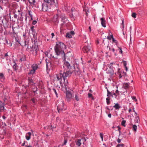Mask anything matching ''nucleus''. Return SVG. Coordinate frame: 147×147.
Segmentation results:
<instances>
[{
    "instance_id": "nucleus-1",
    "label": "nucleus",
    "mask_w": 147,
    "mask_h": 147,
    "mask_svg": "<svg viewBox=\"0 0 147 147\" xmlns=\"http://www.w3.org/2000/svg\"><path fill=\"white\" fill-rule=\"evenodd\" d=\"M52 5H54L56 7H58L57 0H43L41 4L37 6L40 11H48L51 9Z\"/></svg>"
},
{
    "instance_id": "nucleus-2",
    "label": "nucleus",
    "mask_w": 147,
    "mask_h": 147,
    "mask_svg": "<svg viewBox=\"0 0 147 147\" xmlns=\"http://www.w3.org/2000/svg\"><path fill=\"white\" fill-rule=\"evenodd\" d=\"M64 49H66V46L63 42H58L56 43V45L54 47V49L57 55H61L62 59H66L65 55L63 50Z\"/></svg>"
},
{
    "instance_id": "nucleus-3",
    "label": "nucleus",
    "mask_w": 147,
    "mask_h": 147,
    "mask_svg": "<svg viewBox=\"0 0 147 147\" xmlns=\"http://www.w3.org/2000/svg\"><path fill=\"white\" fill-rule=\"evenodd\" d=\"M32 42L33 44L30 47V51L34 55L36 56L37 55V51L39 50L37 40H34V42H33V41H32Z\"/></svg>"
},
{
    "instance_id": "nucleus-4",
    "label": "nucleus",
    "mask_w": 147,
    "mask_h": 147,
    "mask_svg": "<svg viewBox=\"0 0 147 147\" xmlns=\"http://www.w3.org/2000/svg\"><path fill=\"white\" fill-rule=\"evenodd\" d=\"M61 71L59 74L56 75V76L57 80L59 81L61 84L67 80L66 77L63 73H61Z\"/></svg>"
},
{
    "instance_id": "nucleus-5",
    "label": "nucleus",
    "mask_w": 147,
    "mask_h": 147,
    "mask_svg": "<svg viewBox=\"0 0 147 147\" xmlns=\"http://www.w3.org/2000/svg\"><path fill=\"white\" fill-rule=\"evenodd\" d=\"M64 61L63 67L65 70H71L72 68V66H71L70 63L65 59H63Z\"/></svg>"
},
{
    "instance_id": "nucleus-6",
    "label": "nucleus",
    "mask_w": 147,
    "mask_h": 147,
    "mask_svg": "<svg viewBox=\"0 0 147 147\" xmlns=\"http://www.w3.org/2000/svg\"><path fill=\"white\" fill-rule=\"evenodd\" d=\"M59 17L61 19V21L63 22L61 25L62 26L67 20V18L64 13H61L59 15Z\"/></svg>"
},
{
    "instance_id": "nucleus-7",
    "label": "nucleus",
    "mask_w": 147,
    "mask_h": 147,
    "mask_svg": "<svg viewBox=\"0 0 147 147\" xmlns=\"http://www.w3.org/2000/svg\"><path fill=\"white\" fill-rule=\"evenodd\" d=\"M73 93V92H71L68 90L66 91V97L67 100L68 102H70L71 98L74 97Z\"/></svg>"
},
{
    "instance_id": "nucleus-8",
    "label": "nucleus",
    "mask_w": 147,
    "mask_h": 147,
    "mask_svg": "<svg viewBox=\"0 0 147 147\" xmlns=\"http://www.w3.org/2000/svg\"><path fill=\"white\" fill-rule=\"evenodd\" d=\"M107 96L108 97H111L113 98H117V95L114 92V90H113L111 92H110L108 89L107 90Z\"/></svg>"
},
{
    "instance_id": "nucleus-9",
    "label": "nucleus",
    "mask_w": 147,
    "mask_h": 147,
    "mask_svg": "<svg viewBox=\"0 0 147 147\" xmlns=\"http://www.w3.org/2000/svg\"><path fill=\"white\" fill-rule=\"evenodd\" d=\"M107 66L108 67H110V68L112 67L113 68L114 71H115L117 68H118V67H119L118 64L116 63V62H113L107 64Z\"/></svg>"
},
{
    "instance_id": "nucleus-10",
    "label": "nucleus",
    "mask_w": 147,
    "mask_h": 147,
    "mask_svg": "<svg viewBox=\"0 0 147 147\" xmlns=\"http://www.w3.org/2000/svg\"><path fill=\"white\" fill-rule=\"evenodd\" d=\"M64 103L63 101H61L59 104L57 106L58 112L59 113L60 111L65 110V109L64 107Z\"/></svg>"
},
{
    "instance_id": "nucleus-11",
    "label": "nucleus",
    "mask_w": 147,
    "mask_h": 147,
    "mask_svg": "<svg viewBox=\"0 0 147 147\" xmlns=\"http://www.w3.org/2000/svg\"><path fill=\"white\" fill-rule=\"evenodd\" d=\"M73 71L71 70H64L63 73L65 76V77H70L71 76V74H72Z\"/></svg>"
},
{
    "instance_id": "nucleus-12",
    "label": "nucleus",
    "mask_w": 147,
    "mask_h": 147,
    "mask_svg": "<svg viewBox=\"0 0 147 147\" xmlns=\"http://www.w3.org/2000/svg\"><path fill=\"white\" fill-rule=\"evenodd\" d=\"M35 27L34 26H32L30 27V29L32 33V34L33 36V37L34 40H37V37L36 33V31L35 29H34Z\"/></svg>"
},
{
    "instance_id": "nucleus-13",
    "label": "nucleus",
    "mask_w": 147,
    "mask_h": 147,
    "mask_svg": "<svg viewBox=\"0 0 147 147\" xmlns=\"http://www.w3.org/2000/svg\"><path fill=\"white\" fill-rule=\"evenodd\" d=\"M91 50V47L88 45L84 46L82 48V51L84 53H87Z\"/></svg>"
},
{
    "instance_id": "nucleus-14",
    "label": "nucleus",
    "mask_w": 147,
    "mask_h": 147,
    "mask_svg": "<svg viewBox=\"0 0 147 147\" xmlns=\"http://www.w3.org/2000/svg\"><path fill=\"white\" fill-rule=\"evenodd\" d=\"M101 24L102 27L105 28L106 27V21L104 18H100Z\"/></svg>"
},
{
    "instance_id": "nucleus-15",
    "label": "nucleus",
    "mask_w": 147,
    "mask_h": 147,
    "mask_svg": "<svg viewBox=\"0 0 147 147\" xmlns=\"http://www.w3.org/2000/svg\"><path fill=\"white\" fill-rule=\"evenodd\" d=\"M31 106L34 107L37 103V100L34 98H32L31 100Z\"/></svg>"
},
{
    "instance_id": "nucleus-16",
    "label": "nucleus",
    "mask_w": 147,
    "mask_h": 147,
    "mask_svg": "<svg viewBox=\"0 0 147 147\" xmlns=\"http://www.w3.org/2000/svg\"><path fill=\"white\" fill-rule=\"evenodd\" d=\"M109 69L107 71V73L110 74L111 76H112L114 74V70L112 67L111 68L109 67Z\"/></svg>"
},
{
    "instance_id": "nucleus-17",
    "label": "nucleus",
    "mask_w": 147,
    "mask_h": 147,
    "mask_svg": "<svg viewBox=\"0 0 147 147\" xmlns=\"http://www.w3.org/2000/svg\"><path fill=\"white\" fill-rule=\"evenodd\" d=\"M28 43L29 41L28 40H25L24 42L22 43V46H24V47L26 49V50L28 48Z\"/></svg>"
},
{
    "instance_id": "nucleus-18",
    "label": "nucleus",
    "mask_w": 147,
    "mask_h": 147,
    "mask_svg": "<svg viewBox=\"0 0 147 147\" xmlns=\"http://www.w3.org/2000/svg\"><path fill=\"white\" fill-rule=\"evenodd\" d=\"M63 83L64 84L65 88L67 91L69 89V86L68 82L67 80Z\"/></svg>"
},
{
    "instance_id": "nucleus-19",
    "label": "nucleus",
    "mask_w": 147,
    "mask_h": 147,
    "mask_svg": "<svg viewBox=\"0 0 147 147\" xmlns=\"http://www.w3.org/2000/svg\"><path fill=\"white\" fill-rule=\"evenodd\" d=\"M8 3V0H0L1 5H6Z\"/></svg>"
},
{
    "instance_id": "nucleus-20",
    "label": "nucleus",
    "mask_w": 147,
    "mask_h": 147,
    "mask_svg": "<svg viewBox=\"0 0 147 147\" xmlns=\"http://www.w3.org/2000/svg\"><path fill=\"white\" fill-rule=\"evenodd\" d=\"M32 134L31 132H28L26 135V138L27 140H30L31 138V136Z\"/></svg>"
},
{
    "instance_id": "nucleus-21",
    "label": "nucleus",
    "mask_w": 147,
    "mask_h": 147,
    "mask_svg": "<svg viewBox=\"0 0 147 147\" xmlns=\"http://www.w3.org/2000/svg\"><path fill=\"white\" fill-rule=\"evenodd\" d=\"M5 104L0 100V111H4L5 109L4 106Z\"/></svg>"
},
{
    "instance_id": "nucleus-22",
    "label": "nucleus",
    "mask_w": 147,
    "mask_h": 147,
    "mask_svg": "<svg viewBox=\"0 0 147 147\" xmlns=\"http://www.w3.org/2000/svg\"><path fill=\"white\" fill-rule=\"evenodd\" d=\"M129 83H124L123 84V88L125 89H128L129 87Z\"/></svg>"
},
{
    "instance_id": "nucleus-23",
    "label": "nucleus",
    "mask_w": 147,
    "mask_h": 147,
    "mask_svg": "<svg viewBox=\"0 0 147 147\" xmlns=\"http://www.w3.org/2000/svg\"><path fill=\"white\" fill-rule=\"evenodd\" d=\"M38 65L37 64H34L31 66V67L35 71L37 69Z\"/></svg>"
},
{
    "instance_id": "nucleus-24",
    "label": "nucleus",
    "mask_w": 147,
    "mask_h": 147,
    "mask_svg": "<svg viewBox=\"0 0 147 147\" xmlns=\"http://www.w3.org/2000/svg\"><path fill=\"white\" fill-rule=\"evenodd\" d=\"M113 107L115 108L116 110H118L121 107L119 105V104L118 103L115 104V105L113 106Z\"/></svg>"
},
{
    "instance_id": "nucleus-25",
    "label": "nucleus",
    "mask_w": 147,
    "mask_h": 147,
    "mask_svg": "<svg viewBox=\"0 0 147 147\" xmlns=\"http://www.w3.org/2000/svg\"><path fill=\"white\" fill-rule=\"evenodd\" d=\"M28 81L29 85H33L35 84L33 80L30 78H29L28 79Z\"/></svg>"
},
{
    "instance_id": "nucleus-26",
    "label": "nucleus",
    "mask_w": 147,
    "mask_h": 147,
    "mask_svg": "<svg viewBox=\"0 0 147 147\" xmlns=\"http://www.w3.org/2000/svg\"><path fill=\"white\" fill-rule=\"evenodd\" d=\"M134 121L135 123H138L140 121V119L138 116H136L135 115Z\"/></svg>"
},
{
    "instance_id": "nucleus-27",
    "label": "nucleus",
    "mask_w": 147,
    "mask_h": 147,
    "mask_svg": "<svg viewBox=\"0 0 147 147\" xmlns=\"http://www.w3.org/2000/svg\"><path fill=\"white\" fill-rule=\"evenodd\" d=\"M26 56L25 55H23L21 56L20 59V61L21 62L24 61H26Z\"/></svg>"
},
{
    "instance_id": "nucleus-28",
    "label": "nucleus",
    "mask_w": 147,
    "mask_h": 147,
    "mask_svg": "<svg viewBox=\"0 0 147 147\" xmlns=\"http://www.w3.org/2000/svg\"><path fill=\"white\" fill-rule=\"evenodd\" d=\"M23 13V12H21L20 13H19L18 14L20 16V18H19V20L21 21H23V17H22V15Z\"/></svg>"
},
{
    "instance_id": "nucleus-29",
    "label": "nucleus",
    "mask_w": 147,
    "mask_h": 147,
    "mask_svg": "<svg viewBox=\"0 0 147 147\" xmlns=\"http://www.w3.org/2000/svg\"><path fill=\"white\" fill-rule=\"evenodd\" d=\"M5 41L6 43V44L8 45L9 47H11L12 45V43L10 41H8L6 39L5 40Z\"/></svg>"
},
{
    "instance_id": "nucleus-30",
    "label": "nucleus",
    "mask_w": 147,
    "mask_h": 147,
    "mask_svg": "<svg viewBox=\"0 0 147 147\" xmlns=\"http://www.w3.org/2000/svg\"><path fill=\"white\" fill-rule=\"evenodd\" d=\"M76 145L78 146H81V140L78 139L76 142Z\"/></svg>"
},
{
    "instance_id": "nucleus-31",
    "label": "nucleus",
    "mask_w": 147,
    "mask_h": 147,
    "mask_svg": "<svg viewBox=\"0 0 147 147\" xmlns=\"http://www.w3.org/2000/svg\"><path fill=\"white\" fill-rule=\"evenodd\" d=\"M112 43H115V45H116L117 46V45L118 42L114 38H113V39H112Z\"/></svg>"
},
{
    "instance_id": "nucleus-32",
    "label": "nucleus",
    "mask_w": 147,
    "mask_h": 147,
    "mask_svg": "<svg viewBox=\"0 0 147 147\" xmlns=\"http://www.w3.org/2000/svg\"><path fill=\"white\" fill-rule=\"evenodd\" d=\"M109 50L110 51H112L114 53L115 55V56L117 55L116 53H115V49L114 48L109 47Z\"/></svg>"
},
{
    "instance_id": "nucleus-33",
    "label": "nucleus",
    "mask_w": 147,
    "mask_h": 147,
    "mask_svg": "<svg viewBox=\"0 0 147 147\" xmlns=\"http://www.w3.org/2000/svg\"><path fill=\"white\" fill-rule=\"evenodd\" d=\"M106 103L107 105H109L110 104V97H108L106 98Z\"/></svg>"
},
{
    "instance_id": "nucleus-34",
    "label": "nucleus",
    "mask_w": 147,
    "mask_h": 147,
    "mask_svg": "<svg viewBox=\"0 0 147 147\" xmlns=\"http://www.w3.org/2000/svg\"><path fill=\"white\" fill-rule=\"evenodd\" d=\"M113 107H114L113 106V107H112V106H110L109 107V106H107V107H106L105 108L106 109H107L108 110H112L113 109Z\"/></svg>"
},
{
    "instance_id": "nucleus-35",
    "label": "nucleus",
    "mask_w": 147,
    "mask_h": 147,
    "mask_svg": "<svg viewBox=\"0 0 147 147\" xmlns=\"http://www.w3.org/2000/svg\"><path fill=\"white\" fill-rule=\"evenodd\" d=\"M35 73V71L32 69L30 71L28 72V74H33Z\"/></svg>"
},
{
    "instance_id": "nucleus-36",
    "label": "nucleus",
    "mask_w": 147,
    "mask_h": 147,
    "mask_svg": "<svg viewBox=\"0 0 147 147\" xmlns=\"http://www.w3.org/2000/svg\"><path fill=\"white\" fill-rule=\"evenodd\" d=\"M13 13L14 14V15L13 16V17L14 18L16 19H17L18 20V19L19 18V17L18 16L17 14L15 13V11H14Z\"/></svg>"
},
{
    "instance_id": "nucleus-37",
    "label": "nucleus",
    "mask_w": 147,
    "mask_h": 147,
    "mask_svg": "<svg viewBox=\"0 0 147 147\" xmlns=\"http://www.w3.org/2000/svg\"><path fill=\"white\" fill-rule=\"evenodd\" d=\"M38 90V88L36 87L35 88H34L33 89V92L35 94H37V91Z\"/></svg>"
},
{
    "instance_id": "nucleus-38",
    "label": "nucleus",
    "mask_w": 147,
    "mask_h": 147,
    "mask_svg": "<svg viewBox=\"0 0 147 147\" xmlns=\"http://www.w3.org/2000/svg\"><path fill=\"white\" fill-rule=\"evenodd\" d=\"M66 37L68 38H71L72 37L71 35L69 33H67L66 34Z\"/></svg>"
},
{
    "instance_id": "nucleus-39",
    "label": "nucleus",
    "mask_w": 147,
    "mask_h": 147,
    "mask_svg": "<svg viewBox=\"0 0 147 147\" xmlns=\"http://www.w3.org/2000/svg\"><path fill=\"white\" fill-rule=\"evenodd\" d=\"M121 28L122 30H123L124 28V22L123 20H122V23L121 24Z\"/></svg>"
},
{
    "instance_id": "nucleus-40",
    "label": "nucleus",
    "mask_w": 147,
    "mask_h": 147,
    "mask_svg": "<svg viewBox=\"0 0 147 147\" xmlns=\"http://www.w3.org/2000/svg\"><path fill=\"white\" fill-rule=\"evenodd\" d=\"M53 92L55 93L56 96V97H58V94L57 93V91H56V89L55 88H53Z\"/></svg>"
},
{
    "instance_id": "nucleus-41",
    "label": "nucleus",
    "mask_w": 147,
    "mask_h": 147,
    "mask_svg": "<svg viewBox=\"0 0 147 147\" xmlns=\"http://www.w3.org/2000/svg\"><path fill=\"white\" fill-rule=\"evenodd\" d=\"M5 77L3 74V73H0V79H4Z\"/></svg>"
},
{
    "instance_id": "nucleus-42",
    "label": "nucleus",
    "mask_w": 147,
    "mask_h": 147,
    "mask_svg": "<svg viewBox=\"0 0 147 147\" xmlns=\"http://www.w3.org/2000/svg\"><path fill=\"white\" fill-rule=\"evenodd\" d=\"M126 122V121L124 120H123L121 123V125L124 127H125L126 126V125H125V123Z\"/></svg>"
},
{
    "instance_id": "nucleus-43",
    "label": "nucleus",
    "mask_w": 147,
    "mask_h": 147,
    "mask_svg": "<svg viewBox=\"0 0 147 147\" xmlns=\"http://www.w3.org/2000/svg\"><path fill=\"white\" fill-rule=\"evenodd\" d=\"M137 128V127L136 125H133V130L134 131H136Z\"/></svg>"
},
{
    "instance_id": "nucleus-44",
    "label": "nucleus",
    "mask_w": 147,
    "mask_h": 147,
    "mask_svg": "<svg viewBox=\"0 0 147 147\" xmlns=\"http://www.w3.org/2000/svg\"><path fill=\"white\" fill-rule=\"evenodd\" d=\"M131 97L132 100H134V101L136 102L137 101V100L136 96H131Z\"/></svg>"
},
{
    "instance_id": "nucleus-45",
    "label": "nucleus",
    "mask_w": 147,
    "mask_h": 147,
    "mask_svg": "<svg viewBox=\"0 0 147 147\" xmlns=\"http://www.w3.org/2000/svg\"><path fill=\"white\" fill-rule=\"evenodd\" d=\"M71 11L72 13V15L73 16V15L75 14V13H74V12L76 10L74 8H72L71 9Z\"/></svg>"
},
{
    "instance_id": "nucleus-46",
    "label": "nucleus",
    "mask_w": 147,
    "mask_h": 147,
    "mask_svg": "<svg viewBox=\"0 0 147 147\" xmlns=\"http://www.w3.org/2000/svg\"><path fill=\"white\" fill-rule=\"evenodd\" d=\"M124 144H118L117 146V147H123Z\"/></svg>"
},
{
    "instance_id": "nucleus-47",
    "label": "nucleus",
    "mask_w": 147,
    "mask_h": 147,
    "mask_svg": "<svg viewBox=\"0 0 147 147\" xmlns=\"http://www.w3.org/2000/svg\"><path fill=\"white\" fill-rule=\"evenodd\" d=\"M32 11H30V10L28 11V13L29 15L30 16V17H32Z\"/></svg>"
},
{
    "instance_id": "nucleus-48",
    "label": "nucleus",
    "mask_w": 147,
    "mask_h": 147,
    "mask_svg": "<svg viewBox=\"0 0 147 147\" xmlns=\"http://www.w3.org/2000/svg\"><path fill=\"white\" fill-rule=\"evenodd\" d=\"M136 13L134 12L131 15L134 18L136 17Z\"/></svg>"
},
{
    "instance_id": "nucleus-49",
    "label": "nucleus",
    "mask_w": 147,
    "mask_h": 147,
    "mask_svg": "<svg viewBox=\"0 0 147 147\" xmlns=\"http://www.w3.org/2000/svg\"><path fill=\"white\" fill-rule=\"evenodd\" d=\"M75 98L76 99V100L77 101H78L79 100V99L77 95H75Z\"/></svg>"
},
{
    "instance_id": "nucleus-50",
    "label": "nucleus",
    "mask_w": 147,
    "mask_h": 147,
    "mask_svg": "<svg viewBox=\"0 0 147 147\" xmlns=\"http://www.w3.org/2000/svg\"><path fill=\"white\" fill-rule=\"evenodd\" d=\"M67 140H64V143L63 144H62V146L65 145L66 143H67Z\"/></svg>"
},
{
    "instance_id": "nucleus-51",
    "label": "nucleus",
    "mask_w": 147,
    "mask_h": 147,
    "mask_svg": "<svg viewBox=\"0 0 147 147\" xmlns=\"http://www.w3.org/2000/svg\"><path fill=\"white\" fill-rule=\"evenodd\" d=\"M100 136L101 138L102 139V141L103 140V135L102 133H100Z\"/></svg>"
},
{
    "instance_id": "nucleus-52",
    "label": "nucleus",
    "mask_w": 147,
    "mask_h": 147,
    "mask_svg": "<svg viewBox=\"0 0 147 147\" xmlns=\"http://www.w3.org/2000/svg\"><path fill=\"white\" fill-rule=\"evenodd\" d=\"M118 47L119 48V53L121 54H122L123 53V51L122 50V49L121 47Z\"/></svg>"
},
{
    "instance_id": "nucleus-53",
    "label": "nucleus",
    "mask_w": 147,
    "mask_h": 147,
    "mask_svg": "<svg viewBox=\"0 0 147 147\" xmlns=\"http://www.w3.org/2000/svg\"><path fill=\"white\" fill-rule=\"evenodd\" d=\"M69 33L71 35V36L74 35L75 34V32L73 31H71Z\"/></svg>"
},
{
    "instance_id": "nucleus-54",
    "label": "nucleus",
    "mask_w": 147,
    "mask_h": 147,
    "mask_svg": "<svg viewBox=\"0 0 147 147\" xmlns=\"http://www.w3.org/2000/svg\"><path fill=\"white\" fill-rule=\"evenodd\" d=\"M123 65L124 66V67H126V66H126V65H127V62H126V61H123Z\"/></svg>"
},
{
    "instance_id": "nucleus-55",
    "label": "nucleus",
    "mask_w": 147,
    "mask_h": 147,
    "mask_svg": "<svg viewBox=\"0 0 147 147\" xmlns=\"http://www.w3.org/2000/svg\"><path fill=\"white\" fill-rule=\"evenodd\" d=\"M56 121L57 122L59 123L60 122V120L59 118L58 117H57L56 118Z\"/></svg>"
},
{
    "instance_id": "nucleus-56",
    "label": "nucleus",
    "mask_w": 147,
    "mask_h": 147,
    "mask_svg": "<svg viewBox=\"0 0 147 147\" xmlns=\"http://www.w3.org/2000/svg\"><path fill=\"white\" fill-rule=\"evenodd\" d=\"M37 23V21L36 20L33 21L32 24L33 25H34Z\"/></svg>"
},
{
    "instance_id": "nucleus-57",
    "label": "nucleus",
    "mask_w": 147,
    "mask_h": 147,
    "mask_svg": "<svg viewBox=\"0 0 147 147\" xmlns=\"http://www.w3.org/2000/svg\"><path fill=\"white\" fill-rule=\"evenodd\" d=\"M109 34L110 35V37H111L112 38V39H113V38H114L113 37V35L111 32H109Z\"/></svg>"
},
{
    "instance_id": "nucleus-58",
    "label": "nucleus",
    "mask_w": 147,
    "mask_h": 147,
    "mask_svg": "<svg viewBox=\"0 0 147 147\" xmlns=\"http://www.w3.org/2000/svg\"><path fill=\"white\" fill-rule=\"evenodd\" d=\"M16 63H15L14 65H13V68L15 69V70H17V69H16Z\"/></svg>"
},
{
    "instance_id": "nucleus-59",
    "label": "nucleus",
    "mask_w": 147,
    "mask_h": 147,
    "mask_svg": "<svg viewBox=\"0 0 147 147\" xmlns=\"http://www.w3.org/2000/svg\"><path fill=\"white\" fill-rule=\"evenodd\" d=\"M35 0H31V1H32V2H30V4H34L35 3Z\"/></svg>"
},
{
    "instance_id": "nucleus-60",
    "label": "nucleus",
    "mask_w": 147,
    "mask_h": 147,
    "mask_svg": "<svg viewBox=\"0 0 147 147\" xmlns=\"http://www.w3.org/2000/svg\"><path fill=\"white\" fill-rule=\"evenodd\" d=\"M88 96L89 98L91 97L92 96V94L89 93L88 94Z\"/></svg>"
},
{
    "instance_id": "nucleus-61",
    "label": "nucleus",
    "mask_w": 147,
    "mask_h": 147,
    "mask_svg": "<svg viewBox=\"0 0 147 147\" xmlns=\"http://www.w3.org/2000/svg\"><path fill=\"white\" fill-rule=\"evenodd\" d=\"M0 5V12L1 11V10H2L3 9V7H2Z\"/></svg>"
},
{
    "instance_id": "nucleus-62",
    "label": "nucleus",
    "mask_w": 147,
    "mask_h": 147,
    "mask_svg": "<svg viewBox=\"0 0 147 147\" xmlns=\"http://www.w3.org/2000/svg\"><path fill=\"white\" fill-rule=\"evenodd\" d=\"M13 27H12V32H13V34H16V32L14 31V29H13Z\"/></svg>"
},
{
    "instance_id": "nucleus-63",
    "label": "nucleus",
    "mask_w": 147,
    "mask_h": 147,
    "mask_svg": "<svg viewBox=\"0 0 147 147\" xmlns=\"http://www.w3.org/2000/svg\"><path fill=\"white\" fill-rule=\"evenodd\" d=\"M117 142L118 143H120L121 142V139L118 138L117 140Z\"/></svg>"
},
{
    "instance_id": "nucleus-64",
    "label": "nucleus",
    "mask_w": 147,
    "mask_h": 147,
    "mask_svg": "<svg viewBox=\"0 0 147 147\" xmlns=\"http://www.w3.org/2000/svg\"><path fill=\"white\" fill-rule=\"evenodd\" d=\"M8 53H7L5 54L4 55V57H6L7 56H8Z\"/></svg>"
}]
</instances>
